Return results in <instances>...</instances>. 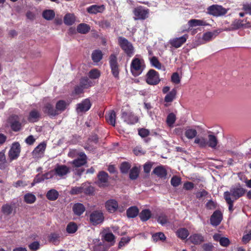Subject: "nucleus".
I'll use <instances>...</instances> for the list:
<instances>
[{"instance_id":"dca6fc26","label":"nucleus","mask_w":251,"mask_h":251,"mask_svg":"<svg viewBox=\"0 0 251 251\" xmlns=\"http://www.w3.org/2000/svg\"><path fill=\"white\" fill-rule=\"evenodd\" d=\"M190 241L195 245H200L204 241L203 236L200 233H194L189 238Z\"/></svg>"},{"instance_id":"79ce46f5","label":"nucleus","mask_w":251,"mask_h":251,"mask_svg":"<svg viewBox=\"0 0 251 251\" xmlns=\"http://www.w3.org/2000/svg\"><path fill=\"white\" fill-rule=\"evenodd\" d=\"M36 200L35 196L32 193H27L24 196V200L27 203H33Z\"/></svg>"},{"instance_id":"2eb2a0df","label":"nucleus","mask_w":251,"mask_h":251,"mask_svg":"<svg viewBox=\"0 0 251 251\" xmlns=\"http://www.w3.org/2000/svg\"><path fill=\"white\" fill-rule=\"evenodd\" d=\"M222 220V214L219 211H215L210 218L211 224L214 226L219 225Z\"/></svg>"},{"instance_id":"4be33fe9","label":"nucleus","mask_w":251,"mask_h":251,"mask_svg":"<svg viewBox=\"0 0 251 251\" xmlns=\"http://www.w3.org/2000/svg\"><path fill=\"white\" fill-rule=\"evenodd\" d=\"M153 173L161 178H165L167 176V171L162 166H158L153 171Z\"/></svg>"},{"instance_id":"20e7f679","label":"nucleus","mask_w":251,"mask_h":251,"mask_svg":"<svg viewBox=\"0 0 251 251\" xmlns=\"http://www.w3.org/2000/svg\"><path fill=\"white\" fill-rule=\"evenodd\" d=\"M207 13L215 17H220L226 14L227 10L222 5L213 4L207 8Z\"/></svg>"},{"instance_id":"6ab92c4d","label":"nucleus","mask_w":251,"mask_h":251,"mask_svg":"<svg viewBox=\"0 0 251 251\" xmlns=\"http://www.w3.org/2000/svg\"><path fill=\"white\" fill-rule=\"evenodd\" d=\"M116 114L115 111H109L105 116L106 121L112 126H115L116 124Z\"/></svg>"},{"instance_id":"49530a36","label":"nucleus","mask_w":251,"mask_h":251,"mask_svg":"<svg viewBox=\"0 0 251 251\" xmlns=\"http://www.w3.org/2000/svg\"><path fill=\"white\" fill-rule=\"evenodd\" d=\"M151 65L157 69H161L162 67L161 63L159 61L156 56H153L150 59Z\"/></svg>"},{"instance_id":"393cba45","label":"nucleus","mask_w":251,"mask_h":251,"mask_svg":"<svg viewBox=\"0 0 251 251\" xmlns=\"http://www.w3.org/2000/svg\"><path fill=\"white\" fill-rule=\"evenodd\" d=\"M99 183L100 186L106 185L108 178V174L104 172H100L98 176Z\"/></svg>"},{"instance_id":"c756f323","label":"nucleus","mask_w":251,"mask_h":251,"mask_svg":"<svg viewBox=\"0 0 251 251\" xmlns=\"http://www.w3.org/2000/svg\"><path fill=\"white\" fill-rule=\"evenodd\" d=\"M139 214V209L136 206H131L126 211V215L128 218H135Z\"/></svg>"},{"instance_id":"423d86ee","label":"nucleus","mask_w":251,"mask_h":251,"mask_svg":"<svg viewBox=\"0 0 251 251\" xmlns=\"http://www.w3.org/2000/svg\"><path fill=\"white\" fill-rule=\"evenodd\" d=\"M245 192V190L244 188L240 185H236L231 187L229 191H226L225 193H228L229 198H231V200L235 201L242 197Z\"/></svg>"},{"instance_id":"ddd939ff","label":"nucleus","mask_w":251,"mask_h":251,"mask_svg":"<svg viewBox=\"0 0 251 251\" xmlns=\"http://www.w3.org/2000/svg\"><path fill=\"white\" fill-rule=\"evenodd\" d=\"M46 148V144L44 142L38 145L32 151L33 157L37 159L42 157L44 156Z\"/></svg>"},{"instance_id":"473e14b6","label":"nucleus","mask_w":251,"mask_h":251,"mask_svg":"<svg viewBox=\"0 0 251 251\" xmlns=\"http://www.w3.org/2000/svg\"><path fill=\"white\" fill-rule=\"evenodd\" d=\"M42 16L47 20H51L55 17V12L52 10H45L42 13Z\"/></svg>"},{"instance_id":"e2e57ef3","label":"nucleus","mask_w":251,"mask_h":251,"mask_svg":"<svg viewBox=\"0 0 251 251\" xmlns=\"http://www.w3.org/2000/svg\"><path fill=\"white\" fill-rule=\"evenodd\" d=\"M44 176L39 174L37 175L34 178L33 182L31 183V186H33L35 184L41 182L44 180Z\"/></svg>"},{"instance_id":"2f4dec72","label":"nucleus","mask_w":251,"mask_h":251,"mask_svg":"<svg viewBox=\"0 0 251 251\" xmlns=\"http://www.w3.org/2000/svg\"><path fill=\"white\" fill-rule=\"evenodd\" d=\"M101 237L107 242H114L115 237L111 232L104 230L101 233Z\"/></svg>"},{"instance_id":"13d9d810","label":"nucleus","mask_w":251,"mask_h":251,"mask_svg":"<svg viewBox=\"0 0 251 251\" xmlns=\"http://www.w3.org/2000/svg\"><path fill=\"white\" fill-rule=\"evenodd\" d=\"M130 168V165L127 162H124L122 163L120 167V170L122 173L126 174L128 172Z\"/></svg>"},{"instance_id":"cd10ccee","label":"nucleus","mask_w":251,"mask_h":251,"mask_svg":"<svg viewBox=\"0 0 251 251\" xmlns=\"http://www.w3.org/2000/svg\"><path fill=\"white\" fill-rule=\"evenodd\" d=\"M188 24L190 27L205 26L208 25L205 21L197 19H191L189 21Z\"/></svg>"},{"instance_id":"b1692460","label":"nucleus","mask_w":251,"mask_h":251,"mask_svg":"<svg viewBox=\"0 0 251 251\" xmlns=\"http://www.w3.org/2000/svg\"><path fill=\"white\" fill-rule=\"evenodd\" d=\"M76 30L79 33L86 34L90 30V26L86 24L81 23L77 25Z\"/></svg>"},{"instance_id":"6e6d98bb","label":"nucleus","mask_w":251,"mask_h":251,"mask_svg":"<svg viewBox=\"0 0 251 251\" xmlns=\"http://www.w3.org/2000/svg\"><path fill=\"white\" fill-rule=\"evenodd\" d=\"M168 220L167 216L163 214H160L157 218V222L162 226L168 223Z\"/></svg>"},{"instance_id":"f8f14e48","label":"nucleus","mask_w":251,"mask_h":251,"mask_svg":"<svg viewBox=\"0 0 251 251\" xmlns=\"http://www.w3.org/2000/svg\"><path fill=\"white\" fill-rule=\"evenodd\" d=\"M8 122L14 131H17L20 130L21 128V124L20 123V118L19 117L16 115H12L8 118Z\"/></svg>"},{"instance_id":"ea45409f","label":"nucleus","mask_w":251,"mask_h":251,"mask_svg":"<svg viewBox=\"0 0 251 251\" xmlns=\"http://www.w3.org/2000/svg\"><path fill=\"white\" fill-rule=\"evenodd\" d=\"M176 234L179 238L185 239L188 236L189 232L186 228H181L177 231Z\"/></svg>"},{"instance_id":"052dcab7","label":"nucleus","mask_w":251,"mask_h":251,"mask_svg":"<svg viewBox=\"0 0 251 251\" xmlns=\"http://www.w3.org/2000/svg\"><path fill=\"white\" fill-rule=\"evenodd\" d=\"M171 81L175 84H178L180 82V78L179 74L176 72L174 73L171 76Z\"/></svg>"},{"instance_id":"69168bd1","label":"nucleus","mask_w":251,"mask_h":251,"mask_svg":"<svg viewBox=\"0 0 251 251\" xmlns=\"http://www.w3.org/2000/svg\"><path fill=\"white\" fill-rule=\"evenodd\" d=\"M2 210L3 213L6 214H9L11 213L12 211V207L9 204H5L2 207Z\"/></svg>"},{"instance_id":"c85d7f7f","label":"nucleus","mask_w":251,"mask_h":251,"mask_svg":"<svg viewBox=\"0 0 251 251\" xmlns=\"http://www.w3.org/2000/svg\"><path fill=\"white\" fill-rule=\"evenodd\" d=\"M75 21V17L73 14L68 13L64 17V22L68 25H72Z\"/></svg>"},{"instance_id":"de8ad7c7","label":"nucleus","mask_w":251,"mask_h":251,"mask_svg":"<svg viewBox=\"0 0 251 251\" xmlns=\"http://www.w3.org/2000/svg\"><path fill=\"white\" fill-rule=\"evenodd\" d=\"M101 7L97 5H92L87 8V11L90 14H97L100 12Z\"/></svg>"},{"instance_id":"f3484780","label":"nucleus","mask_w":251,"mask_h":251,"mask_svg":"<svg viewBox=\"0 0 251 251\" xmlns=\"http://www.w3.org/2000/svg\"><path fill=\"white\" fill-rule=\"evenodd\" d=\"M79 157L76 159L73 160L72 163L75 167H79L84 165L86 163V155L83 152L79 153Z\"/></svg>"},{"instance_id":"f257e3e1","label":"nucleus","mask_w":251,"mask_h":251,"mask_svg":"<svg viewBox=\"0 0 251 251\" xmlns=\"http://www.w3.org/2000/svg\"><path fill=\"white\" fill-rule=\"evenodd\" d=\"M146 67L143 59L134 57L130 64V71L132 75L137 76L141 75Z\"/></svg>"},{"instance_id":"603ef678","label":"nucleus","mask_w":251,"mask_h":251,"mask_svg":"<svg viewBox=\"0 0 251 251\" xmlns=\"http://www.w3.org/2000/svg\"><path fill=\"white\" fill-rule=\"evenodd\" d=\"M77 230V226L73 223L69 224L67 226L66 230L69 233H74Z\"/></svg>"},{"instance_id":"4d7b16f0","label":"nucleus","mask_w":251,"mask_h":251,"mask_svg":"<svg viewBox=\"0 0 251 251\" xmlns=\"http://www.w3.org/2000/svg\"><path fill=\"white\" fill-rule=\"evenodd\" d=\"M176 121V116L173 113H170L167 117V123L169 126H173Z\"/></svg>"},{"instance_id":"37998d69","label":"nucleus","mask_w":251,"mask_h":251,"mask_svg":"<svg viewBox=\"0 0 251 251\" xmlns=\"http://www.w3.org/2000/svg\"><path fill=\"white\" fill-rule=\"evenodd\" d=\"M139 169L137 167L132 168L129 172V178L131 179H136L139 176Z\"/></svg>"},{"instance_id":"f03ea898","label":"nucleus","mask_w":251,"mask_h":251,"mask_svg":"<svg viewBox=\"0 0 251 251\" xmlns=\"http://www.w3.org/2000/svg\"><path fill=\"white\" fill-rule=\"evenodd\" d=\"M109 64L112 75L117 80L119 79L120 67L118 63L117 55L112 53L109 57Z\"/></svg>"},{"instance_id":"412c9836","label":"nucleus","mask_w":251,"mask_h":251,"mask_svg":"<svg viewBox=\"0 0 251 251\" xmlns=\"http://www.w3.org/2000/svg\"><path fill=\"white\" fill-rule=\"evenodd\" d=\"M79 84L84 89H87L94 85V82L90 80V79L86 76L82 77L80 79Z\"/></svg>"},{"instance_id":"0eeeda50","label":"nucleus","mask_w":251,"mask_h":251,"mask_svg":"<svg viewBox=\"0 0 251 251\" xmlns=\"http://www.w3.org/2000/svg\"><path fill=\"white\" fill-rule=\"evenodd\" d=\"M70 171L69 167L62 164H57L53 170L54 175L60 178H64Z\"/></svg>"},{"instance_id":"aec40b11","label":"nucleus","mask_w":251,"mask_h":251,"mask_svg":"<svg viewBox=\"0 0 251 251\" xmlns=\"http://www.w3.org/2000/svg\"><path fill=\"white\" fill-rule=\"evenodd\" d=\"M218 144L217 137L213 134H209L207 139V146L215 149Z\"/></svg>"},{"instance_id":"6e6552de","label":"nucleus","mask_w":251,"mask_h":251,"mask_svg":"<svg viewBox=\"0 0 251 251\" xmlns=\"http://www.w3.org/2000/svg\"><path fill=\"white\" fill-rule=\"evenodd\" d=\"M20 151V144L18 142L13 143L8 151V159L10 161L16 159L19 157Z\"/></svg>"},{"instance_id":"a19ab883","label":"nucleus","mask_w":251,"mask_h":251,"mask_svg":"<svg viewBox=\"0 0 251 251\" xmlns=\"http://www.w3.org/2000/svg\"><path fill=\"white\" fill-rule=\"evenodd\" d=\"M194 143L198 144L201 148L207 147V139L203 137H197L195 138Z\"/></svg>"},{"instance_id":"72a5a7b5","label":"nucleus","mask_w":251,"mask_h":251,"mask_svg":"<svg viewBox=\"0 0 251 251\" xmlns=\"http://www.w3.org/2000/svg\"><path fill=\"white\" fill-rule=\"evenodd\" d=\"M58 192L54 189L49 190L46 195L47 199L50 201L56 200L58 198Z\"/></svg>"},{"instance_id":"58836bf2","label":"nucleus","mask_w":251,"mask_h":251,"mask_svg":"<svg viewBox=\"0 0 251 251\" xmlns=\"http://www.w3.org/2000/svg\"><path fill=\"white\" fill-rule=\"evenodd\" d=\"M217 32H206L203 34L202 39L205 41H210L217 36Z\"/></svg>"},{"instance_id":"a211bd4d","label":"nucleus","mask_w":251,"mask_h":251,"mask_svg":"<svg viewBox=\"0 0 251 251\" xmlns=\"http://www.w3.org/2000/svg\"><path fill=\"white\" fill-rule=\"evenodd\" d=\"M105 207L109 212L113 213L117 210V208H118V204L116 201L114 200H110L106 202Z\"/></svg>"},{"instance_id":"a18cd8bd","label":"nucleus","mask_w":251,"mask_h":251,"mask_svg":"<svg viewBox=\"0 0 251 251\" xmlns=\"http://www.w3.org/2000/svg\"><path fill=\"white\" fill-rule=\"evenodd\" d=\"M229 194L227 193H224V198L227 202V203L228 204V209L230 212H232L233 210V203L234 202V201L233 200H231V198H229Z\"/></svg>"},{"instance_id":"4c0bfd02","label":"nucleus","mask_w":251,"mask_h":251,"mask_svg":"<svg viewBox=\"0 0 251 251\" xmlns=\"http://www.w3.org/2000/svg\"><path fill=\"white\" fill-rule=\"evenodd\" d=\"M40 117V114L38 111H31L29 115L28 121L30 122H35L37 121Z\"/></svg>"},{"instance_id":"338daca9","label":"nucleus","mask_w":251,"mask_h":251,"mask_svg":"<svg viewBox=\"0 0 251 251\" xmlns=\"http://www.w3.org/2000/svg\"><path fill=\"white\" fill-rule=\"evenodd\" d=\"M242 9L245 11L247 14L251 15V3L244 4L243 5Z\"/></svg>"},{"instance_id":"c03bdc74","label":"nucleus","mask_w":251,"mask_h":251,"mask_svg":"<svg viewBox=\"0 0 251 251\" xmlns=\"http://www.w3.org/2000/svg\"><path fill=\"white\" fill-rule=\"evenodd\" d=\"M152 239L153 241L157 242L158 241H164L166 237L163 233L160 232L152 234Z\"/></svg>"},{"instance_id":"a878e982","label":"nucleus","mask_w":251,"mask_h":251,"mask_svg":"<svg viewBox=\"0 0 251 251\" xmlns=\"http://www.w3.org/2000/svg\"><path fill=\"white\" fill-rule=\"evenodd\" d=\"M103 54L100 50H96L93 51L92 53V59L96 63L100 62L102 58Z\"/></svg>"},{"instance_id":"9b49d317","label":"nucleus","mask_w":251,"mask_h":251,"mask_svg":"<svg viewBox=\"0 0 251 251\" xmlns=\"http://www.w3.org/2000/svg\"><path fill=\"white\" fill-rule=\"evenodd\" d=\"M149 10L142 6L137 7L134 8L133 14L135 15V20H145L148 17Z\"/></svg>"},{"instance_id":"9d476101","label":"nucleus","mask_w":251,"mask_h":251,"mask_svg":"<svg viewBox=\"0 0 251 251\" xmlns=\"http://www.w3.org/2000/svg\"><path fill=\"white\" fill-rule=\"evenodd\" d=\"M122 119L126 124L132 125L136 123L138 119L130 111H124L122 113Z\"/></svg>"},{"instance_id":"f704fd0d","label":"nucleus","mask_w":251,"mask_h":251,"mask_svg":"<svg viewBox=\"0 0 251 251\" xmlns=\"http://www.w3.org/2000/svg\"><path fill=\"white\" fill-rule=\"evenodd\" d=\"M176 95V90L175 89H173L165 97V101L167 102H172L175 99Z\"/></svg>"},{"instance_id":"680f3d73","label":"nucleus","mask_w":251,"mask_h":251,"mask_svg":"<svg viewBox=\"0 0 251 251\" xmlns=\"http://www.w3.org/2000/svg\"><path fill=\"white\" fill-rule=\"evenodd\" d=\"M180 178L176 176H173L171 180V184L174 187L178 186L180 184Z\"/></svg>"},{"instance_id":"7ed1b4c3","label":"nucleus","mask_w":251,"mask_h":251,"mask_svg":"<svg viewBox=\"0 0 251 251\" xmlns=\"http://www.w3.org/2000/svg\"><path fill=\"white\" fill-rule=\"evenodd\" d=\"M118 44L127 57H131L134 54V47L132 44L126 38L120 36L118 38Z\"/></svg>"},{"instance_id":"774afa93","label":"nucleus","mask_w":251,"mask_h":251,"mask_svg":"<svg viewBox=\"0 0 251 251\" xmlns=\"http://www.w3.org/2000/svg\"><path fill=\"white\" fill-rule=\"evenodd\" d=\"M230 244V241L228 238L226 237H223L220 240V244L223 247H227Z\"/></svg>"},{"instance_id":"8fccbe9b","label":"nucleus","mask_w":251,"mask_h":251,"mask_svg":"<svg viewBox=\"0 0 251 251\" xmlns=\"http://www.w3.org/2000/svg\"><path fill=\"white\" fill-rule=\"evenodd\" d=\"M7 166V161L6 160L4 153L0 152V169L5 168Z\"/></svg>"},{"instance_id":"bf43d9fd","label":"nucleus","mask_w":251,"mask_h":251,"mask_svg":"<svg viewBox=\"0 0 251 251\" xmlns=\"http://www.w3.org/2000/svg\"><path fill=\"white\" fill-rule=\"evenodd\" d=\"M40 244L38 241H34L28 245V247L32 251H36L40 248Z\"/></svg>"},{"instance_id":"7c9ffc66","label":"nucleus","mask_w":251,"mask_h":251,"mask_svg":"<svg viewBox=\"0 0 251 251\" xmlns=\"http://www.w3.org/2000/svg\"><path fill=\"white\" fill-rule=\"evenodd\" d=\"M151 212L149 209L143 210L139 214L140 218L143 222L148 221L151 217Z\"/></svg>"},{"instance_id":"5701e85b","label":"nucleus","mask_w":251,"mask_h":251,"mask_svg":"<svg viewBox=\"0 0 251 251\" xmlns=\"http://www.w3.org/2000/svg\"><path fill=\"white\" fill-rule=\"evenodd\" d=\"M73 210L75 214L79 216L84 212L85 208L82 204L77 203L73 206Z\"/></svg>"},{"instance_id":"c9c22d12","label":"nucleus","mask_w":251,"mask_h":251,"mask_svg":"<svg viewBox=\"0 0 251 251\" xmlns=\"http://www.w3.org/2000/svg\"><path fill=\"white\" fill-rule=\"evenodd\" d=\"M197 134V131L196 129L190 127L186 129L185 135L188 139H192L195 137Z\"/></svg>"},{"instance_id":"3c124183","label":"nucleus","mask_w":251,"mask_h":251,"mask_svg":"<svg viewBox=\"0 0 251 251\" xmlns=\"http://www.w3.org/2000/svg\"><path fill=\"white\" fill-rule=\"evenodd\" d=\"M67 104L66 101L60 100L56 104V110H65L67 108Z\"/></svg>"},{"instance_id":"5fc2aeb1","label":"nucleus","mask_w":251,"mask_h":251,"mask_svg":"<svg viewBox=\"0 0 251 251\" xmlns=\"http://www.w3.org/2000/svg\"><path fill=\"white\" fill-rule=\"evenodd\" d=\"M83 184L79 187H73L70 191V193L72 195H76L83 193Z\"/></svg>"},{"instance_id":"bb28decb","label":"nucleus","mask_w":251,"mask_h":251,"mask_svg":"<svg viewBox=\"0 0 251 251\" xmlns=\"http://www.w3.org/2000/svg\"><path fill=\"white\" fill-rule=\"evenodd\" d=\"M91 106L90 101L88 99H85L81 103L78 104L76 110H89Z\"/></svg>"},{"instance_id":"0e129e2a","label":"nucleus","mask_w":251,"mask_h":251,"mask_svg":"<svg viewBox=\"0 0 251 251\" xmlns=\"http://www.w3.org/2000/svg\"><path fill=\"white\" fill-rule=\"evenodd\" d=\"M84 89V88L79 84L75 87L73 93L75 95H79L83 92Z\"/></svg>"},{"instance_id":"09e8293b","label":"nucleus","mask_w":251,"mask_h":251,"mask_svg":"<svg viewBox=\"0 0 251 251\" xmlns=\"http://www.w3.org/2000/svg\"><path fill=\"white\" fill-rule=\"evenodd\" d=\"M243 22L241 20H236L233 22L231 25L232 29L237 30L242 27L244 26Z\"/></svg>"},{"instance_id":"e433bc0d","label":"nucleus","mask_w":251,"mask_h":251,"mask_svg":"<svg viewBox=\"0 0 251 251\" xmlns=\"http://www.w3.org/2000/svg\"><path fill=\"white\" fill-rule=\"evenodd\" d=\"M88 76L89 78L96 79L100 77V72L97 69H93L89 71Z\"/></svg>"},{"instance_id":"4468645a","label":"nucleus","mask_w":251,"mask_h":251,"mask_svg":"<svg viewBox=\"0 0 251 251\" xmlns=\"http://www.w3.org/2000/svg\"><path fill=\"white\" fill-rule=\"evenodd\" d=\"M188 37L187 34H184L181 37L174 38L171 41L170 44L173 47L178 48L185 43Z\"/></svg>"},{"instance_id":"1a4fd4ad","label":"nucleus","mask_w":251,"mask_h":251,"mask_svg":"<svg viewBox=\"0 0 251 251\" xmlns=\"http://www.w3.org/2000/svg\"><path fill=\"white\" fill-rule=\"evenodd\" d=\"M90 221L93 225H97L102 223L104 220L103 213L100 210L93 211L89 216Z\"/></svg>"},{"instance_id":"39448f33","label":"nucleus","mask_w":251,"mask_h":251,"mask_svg":"<svg viewBox=\"0 0 251 251\" xmlns=\"http://www.w3.org/2000/svg\"><path fill=\"white\" fill-rule=\"evenodd\" d=\"M160 80L159 79V73L153 69H150L146 75V81L151 85L158 84Z\"/></svg>"},{"instance_id":"864d4df0","label":"nucleus","mask_w":251,"mask_h":251,"mask_svg":"<svg viewBox=\"0 0 251 251\" xmlns=\"http://www.w3.org/2000/svg\"><path fill=\"white\" fill-rule=\"evenodd\" d=\"M83 193L86 194H90L93 192V188L87 183H83Z\"/></svg>"}]
</instances>
